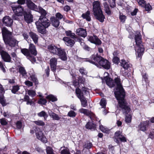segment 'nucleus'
Instances as JSON below:
<instances>
[{"label":"nucleus","mask_w":154,"mask_h":154,"mask_svg":"<svg viewBox=\"0 0 154 154\" xmlns=\"http://www.w3.org/2000/svg\"><path fill=\"white\" fill-rule=\"evenodd\" d=\"M140 32H137L135 35V39L137 45L135 50L136 55L138 57H140L142 55L144 51L143 45L141 44V36Z\"/></svg>","instance_id":"8"},{"label":"nucleus","mask_w":154,"mask_h":154,"mask_svg":"<svg viewBox=\"0 0 154 154\" xmlns=\"http://www.w3.org/2000/svg\"><path fill=\"white\" fill-rule=\"evenodd\" d=\"M94 14L96 19L103 22L105 18L101 9L100 3L98 1H94L92 3Z\"/></svg>","instance_id":"6"},{"label":"nucleus","mask_w":154,"mask_h":154,"mask_svg":"<svg viewBox=\"0 0 154 154\" xmlns=\"http://www.w3.org/2000/svg\"><path fill=\"white\" fill-rule=\"evenodd\" d=\"M34 123L37 125L38 126H44L45 125V123L42 120H38L34 121Z\"/></svg>","instance_id":"43"},{"label":"nucleus","mask_w":154,"mask_h":154,"mask_svg":"<svg viewBox=\"0 0 154 154\" xmlns=\"http://www.w3.org/2000/svg\"><path fill=\"white\" fill-rule=\"evenodd\" d=\"M38 115L40 117H43L45 120L46 119L48 116L46 113L43 111H42L38 113Z\"/></svg>","instance_id":"35"},{"label":"nucleus","mask_w":154,"mask_h":154,"mask_svg":"<svg viewBox=\"0 0 154 154\" xmlns=\"http://www.w3.org/2000/svg\"><path fill=\"white\" fill-rule=\"evenodd\" d=\"M29 52L32 54L36 55L37 54V51L35 45L32 43L30 44L29 45Z\"/></svg>","instance_id":"25"},{"label":"nucleus","mask_w":154,"mask_h":154,"mask_svg":"<svg viewBox=\"0 0 154 154\" xmlns=\"http://www.w3.org/2000/svg\"><path fill=\"white\" fill-rule=\"evenodd\" d=\"M25 84L28 87H30L32 86V83L29 81H27L25 82Z\"/></svg>","instance_id":"57"},{"label":"nucleus","mask_w":154,"mask_h":154,"mask_svg":"<svg viewBox=\"0 0 154 154\" xmlns=\"http://www.w3.org/2000/svg\"><path fill=\"white\" fill-rule=\"evenodd\" d=\"M87 59V61L99 67V64L105 69H109L110 67V63L106 60L97 55H93Z\"/></svg>","instance_id":"2"},{"label":"nucleus","mask_w":154,"mask_h":154,"mask_svg":"<svg viewBox=\"0 0 154 154\" xmlns=\"http://www.w3.org/2000/svg\"><path fill=\"white\" fill-rule=\"evenodd\" d=\"M30 78H31L30 79H31L32 81L35 82L36 83H37V79L34 75H32L30 76Z\"/></svg>","instance_id":"56"},{"label":"nucleus","mask_w":154,"mask_h":154,"mask_svg":"<svg viewBox=\"0 0 154 154\" xmlns=\"http://www.w3.org/2000/svg\"><path fill=\"white\" fill-rule=\"evenodd\" d=\"M43 97L41 98L38 101V103L42 105H45L47 103L46 100L43 98Z\"/></svg>","instance_id":"39"},{"label":"nucleus","mask_w":154,"mask_h":154,"mask_svg":"<svg viewBox=\"0 0 154 154\" xmlns=\"http://www.w3.org/2000/svg\"><path fill=\"white\" fill-rule=\"evenodd\" d=\"M149 137L152 139H154V129L150 131L149 134Z\"/></svg>","instance_id":"51"},{"label":"nucleus","mask_w":154,"mask_h":154,"mask_svg":"<svg viewBox=\"0 0 154 154\" xmlns=\"http://www.w3.org/2000/svg\"><path fill=\"white\" fill-rule=\"evenodd\" d=\"M23 35L25 39H27L28 38V35L27 33L26 32H23Z\"/></svg>","instance_id":"63"},{"label":"nucleus","mask_w":154,"mask_h":154,"mask_svg":"<svg viewBox=\"0 0 154 154\" xmlns=\"http://www.w3.org/2000/svg\"><path fill=\"white\" fill-rule=\"evenodd\" d=\"M4 66H5L4 64L0 61V69L4 73H5L6 70Z\"/></svg>","instance_id":"50"},{"label":"nucleus","mask_w":154,"mask_h":154,"mask_svg":"<svg viewBox=\"0 0 154 154\" xmlns=\"http://www.w3.org/2000/svg\"><path fill=\"white\" fill-rule=\"evenodd\" d=\"M16 126L17 128H21L22 126V124L21 121H18L17 122Z\"/></svg>","instance_id":"54"},{"label":"nucleus","mask_w":154,"mask_h":154,"mask_svg":"<svg viewBox=\"0 0 154 154\" xmlns=\"http://www.w3.org/2000/svg\"><path fill=\"white\" fill-rule=\"evenodd\" d=\"M78 80L79 82L81 83H84L85 81L84 78L81 77L78 78Z\"/></svg>","instance_id":"59"},{"label":"nucleus","mask_w":154,"mask_h":154,"mask_svg":"<svg viewBox=\"0 0 154 154\" xmlns=\"http://www.w3.org/2000/svg\"><path fill=\"white\" fill-rule=\"evenodd\" d=\"M63 40L66 42V44L68 46H72L75 43V42L73 40L70 39L67 37H64L63 38Z\"/></svg>","instance_id":"22"},{"label":"nucleus","mask_w":154,"mask_h":154,"mask_svg":"<svg viewBox=\"0 0 154 154\" xmlns=\"http://www.w3.org/2000/svg\"><path fill=\"white\" fill-rule=\"evenodd\" d=\"M46 152L47 154H54L53 151L52 149L50 147H47Z\"/></svg>","instance_id":"49"},{"label":"nucleus","mask_w":154,"mask_h":154,"mask_svg":"<svg viewBox=\"0 0 154 154\" xmlns=\"http://www.w3.org/2000/svg\"><path fill=\"white\" fill-rule=\"evenodd\" d=\"M88 39L91 43L96 45H100L101 44V41L99 40L96 35L88 37Z\"/></svg>","instance_id":"14"},{"label":"nucleus","mask_w":154,"mask_h":154,"mask_svg":"<svg viewBox=\"0 0 154 154\" xmlns=\"http://www.w3.org/2000/svg\"><path fill=\"white\" fill-rule=\"evenodd\" d=\"M56 54L63 60H66L67 59L66 52L64 49H62L61 48H58V49H57Z\"/></svg>","instance_id":"12"},{"label":"nucleus","mask_w":154,"mask_h":154,"mask_svg":"<svg viewBox=\"0 0 154 154\" xmlns=\"http://www.w3.org/2000/svg\"><path fill=\"white\" fill-rule=\"evenodd\" d=\"M85 127L87 129L94 130L95 129L96 125L92 122H88L86 124Z\"/></svg>","instance_id":"31"},{"label":"nucleus","mask_w":154,"mask_h":154,"mask_svg":"<svg viewBox=\"0 0 154 154\" xmlns=\"http://www.w3.org/2000/svg\"><path fill=\"white\" fill-rule=\"evenodd\" d=\"M18 3L20 4H23L25 3V0H18Z\"/></svg>","instance_id":"64"},{"label":"nucleus","mask_w":154,"mask_h":154,"mask_svg":"<svg viewBox=\"0 0 154 154\" xmlns=\"http://www.w3.org/2000/svg\"><path fill=\"white\" fill-rule=\"evenodd\" d=\"M1 55L2 59L4 61L8 62H11V57L7 52L2 51L1 52Z\"/></svg>","instance_id":"13"},{"label":"nucleus","mask_w":154,"mask_h":154,"mask_svg":"<svg viewBox=\"0 0 154 154\" xmlns=\"http://www.w3.org/2000/svg\"><path fill=\"white\" fill-rule=\"evenodd\" d=\"M90 15V11H88L85 13L83 14L82 16L84 19H85L87 21H89L91 20Z\"/></svg>","instance_id":"29"},{"label":"nucleus","mask_w":154,"mask_h":154,"mask_svg":"<svg viewBox=\"0 0 154 154\" xmlns=\"http://www.w3.org/2000/svg\"><path fill=\"white\" fill-rule=\"evenodd\" d=\"M26 2L27 5L29 9L35 11H38V8L34 3L30 1H28V0H27Z\"/></svg>","instance_id":"20"},{"label":"nucleus","mask_w":154,"mask_h":154,"mask_svg":"<svg viewBox=\"0 0 154 154\" xmlns=\"http://www.w3.org/2000/svg\"><path fill=\"white\" fill-rule=\"evenodd\" d=\"M139 5L142 7H144L146 4V2L144 0H137Z\"/></svg>","instance_id":"48"},{"label":"nucleus","mask_w":154,"mask_h":154,"mask_svg":"<svg viewBox=\"0 0 154 154\" xmlns=\"http://www.w3.org/2000/svg\"><path fill=\"white\" fill-rule=\"evenodd\" d=\"M79 71L80 72L82 75H86L87 73V71L83 67L80 68V69L79 70Z\"/></svg>","instance_id":"52"},{"label":"nucleus","mask_w":154,"mask_h":154,"mask_svg":"<svg viewBox=\"0 0 154 154\" xmlns=\"http://www.w3.org/2000/svg\"><path fill=\"white\" fill-rule=\"evenodd\" d=\"M79 111L80 113H83L84 114L89 116L91 119V117L94 116V115L93 113L91 112V111L87 109L81 108L79 109Z\"/></svg>","instance_id":"18"},{"label":"nucleus","mask_w":154,"mask_h":154,"mask_svg":"<svg viewBox=\"0 0 154 154\" xmlns=\"http://www.w3.org/2000/svg\"><path fill=\"white\" fill-rule=\"evenodd\" d=\"M23 14L25 21L27 23H30L32 21V16L30 14H27L26 12Z\"/></svg>","instance_id":"21"},{"label":"nucleus","mask_w":154,"mask_h":154,"mask_svg":"<svg viewBox=\"0 0 154 154\" xmlns=\"http://www.w3.org/2000/svg\"><path fill=\"white\" fill-rule=\"evenodd\" d=\"M115 0H109V2L110 3V5L111 7L113 8L115 7L116 5Z\"/></svg>","instance_id":"53"},{"label":"nucleus","mask_w":154,"mask_h":154,"mask_svg":"<svg viewBox=\"0 0 154 154\" xmlns=\"http://www.w3.org/2000/svg\"><path fill=\"white\" fill-rule=\"evenodd\" d=\"M22 53L32 63L35 62L36 59L34 57L32 56L30 54L29 51L27 49H23L21 50Z\"/></svg>","instance_id":"11"},{"label":"nucleus","mask_w":154,"mask_h":154,"mask_svg":"<svg viewBox=\"0 0 154 154\" xmlns=\"http://www.w3.org/2000/svg\"><path fill=\"white\" fill-rule=\"evenodd\" d=\"M122 94L120 96L121 100L119 101V103L120 107L122 109L123 113L126 116L125 121L127 123H130L131 122V111L130 108L127 105L124 98V94L122 91Z\"/></svg>","instance_id":"3"},{"label":"nucleus","mask_w":154,"mask_h":154,"mask_svg":"<svg viewBox=\"0 0 154 154\" xmlns=\"http://www.w3.org/2000/svg\"><path fill=\"white\" fill-rule=\"evenodd\" d=\"M119 139L122 142H125L126 141V138L122 135H121L119 136Z\"/></svg>","instance_id":"61"},{"label":"nucleus","mask_w":154,"mask_h":154,"mask_svg":"<svg viewBox=\"0 0 154 154\" xmlns=\"http://www.w3.org/2000/svg\"><path fill=\"white\" fill-rule=\"evenodd\" d=\"M76 33L78 35L84 37L87 35L86 30L82 28H80L77 29L76 30Z\"/></svg>","instance_id":"19"},{"label":"nucleus","mask_w":154,"mask_h":154,"mask_svg":"<svg viewBox=\"0 0 154 154\" xmlns=\"http://www.w3.org/2000/svg\"><path fill=\"white\" fill-rule=\"evenodd\" d=\"M29 35L35 43L36 44L38 43V38L37 35L33 32H29Z\"/></svg>","instance_id":"27"},{"label":"nucleus","mask_w":154,"mask_h":154,"mask_svg":"<svg viewBox=\"0 0 154 154\" xmlns=\"http://www.w3.org/2000/svg\"><path fill=\"white\" fill-rule=\"evenodd\" d=\"M119 18L121 20V22L122 23H124L125 22L126 19V17L123 14L120 13V14Z\"/></svg>","instance_id":"41"},{"label":"nucleus","mask_w":154,"mask_h":154,"mask_svg":"<svg viewBox=\"0 0 154 154\" xmlns=\"http://www.w3.org/2000/svg\"><path fill=\"white\" fill-rule=\"evenodd\" d=\"M70 7L67 5L65 6L63 8L64 10L67 12L69 11L70 10Z\"/></svg>","instance_id":"62"},{"label":"nucleus","mask_w":154,"mask_h":154,"mask_svg":"<svg viewBox=\"0 0 154 154\" xmlns=\"http://www.w3.org/2000/svg\"><path fill=\"white\" fill-rule=\"evenodd\" d=\"M48 112L49 116L53 119L59 120L60 119V117L57 114L51 111H48Z\"/></svg>","instance_id":"28"},{"label":"nucleus","mask_w":154,"mask_h":154,"mask_svg":"<svg viewBox=\"0 0 154 154\" xmlns=\"http://www.w3.org/2000/svg\"><path fill=\"white\" fill-rule=\"evenodd\" d=\"M51 21L52 25L55 27H58L60 24V22L59 20L55 17L51 18Z\"/></svg>","instance_id":"30"},{"label":"nucleus","mask_w":154,"mask_h":154,"mask_svg":"<svg viewBox=\"0 0 154 154\" xmlns=\"http://www.w3.org/2000/svg\"><path fill=\"white\" fill-rule=\"evenodd\" d=\"M75 92L78 97L80 100L82 106L84 107H86L87 106V101L84 95L87 96L89 94V89L83 87L82 89V91L79 88H77Z\"/></svg>","instance_id":"7"},{"label":"nucleus","mask_w":154,"mask_h":154,"mask_svg":"<svg viewBox=\"0 0 154 154\" xmlns=\"http://www.w3.org/2000/svg\"><path fill=\"white\" fill-rule=\"evenodd\" d=\"M66 33L67 36H70L72 38H75V34L74 33H72L71 31H66Z\"/></svg>","instance_id":"37"},{"label":"nucleus","mask_w":154,"mask_h":154,"mask_svg":"<svg viewBox=\"0 0 154 154\" xmlns=\"http://www.w3.org/2000/svg\"><path fill=\"white\" fill-rule=\"evenodd\" d=\"M19 89V86L18 85L14 86L13 87L11 91L13 93L15 94Z\"/></svg>","instance_id":"44"},{"label":"nucleus","mask_w":154,"mask_h":154,"mask_svg":"<svg viewBox=\"0 0 154 154\" xmlns=\"http://www.w3.org/2000/svg\"><path fill=\"white\" fill-rule=\"evenodd\" d=\"M61 154H70V152L67 149H64L61 151Z\"/></svg>","instance_id":"60"},{"label":"nucleus","mask_w":154,"mask_h":154,"mask_svg":"<svg viewBox=\"0 0 154 154\" xmlns=\"http://www.w3.org/2000/svg\"><path fill=\"white\" fill-rule=\"evenodd\" d=\"M47 99L49 101H51L52 102H54L57 100V98L52 94H49L46 97Z\"/></svg>","instance_id":"32"},{"label":"nucleus","mask_w":154,"mask_h":154,"mask_svg":"<svg viewBox=\"0 0 154 154\" xmlns=\"http://www.w3.org/2000/svg\"><path fill=\"white\" fill-rule=\"evenodd\" d=\"M19 71L23 76H24L26 73L24 68L22 67H20L19 68Z\"/></svg>","instance_id":"45"},{"label":"nucleus","mask_w":154,"mask_h":154,"mask_svg":"<svg viewBox=\"0 0 154 154\" xmlns=\"http://www.w3.org/2000/svg\"><path fill=\"white\" fill-rule=\"evenodd\" d=\"M121 66L125 69H127L131 66L129 62H127L124 60H122L121 62Z\"/></svg>","instance_id":"23"},{"label":"nucleus","mask_w":154,"mask_h":154,"mask_svg":"<svg viewBox=\"0 0 154 154\" xmlns=\"http://www.w3.org/2000/svg\"><path fill=\"white\" fill-rule=\"evenodd\" d=\"M56 17L58 18L59 20L63 19V21H65V17H64L62 14L60 13H57L56 15Z\"/></svg>","instance_id":"40"},{"label":"nucleus","mask_w":154,"mask_h":154,"mask_svg":"<svg viewBox=\"0 0 154 154\" xmlns=\"http://www.w3.org/2000/svg\"><path fill=\"white\" fill-rule=\"evenodd\" d=\"M0 103L3 106H4L6 105V101L3 94L0 95Z\"/></svg>","instance_id":"34"},{"label":"nucleus","mask_w":154,"mask_h":154,"mask_svg":"<svg viewBox=\"0 0 154 154\" xmlns=\"http://www.w3.org/2000/svg\"><path fill=\"white\" fill-rule=\"evenodd\" d=\"M27 92L28 94L31 97H33L36 94L35 91L32 90H29Z\"/></svg>","instance_id":"47"},{"label":"nucleus","mask_w":154,"mask_h":154,"mask_svg":"<svg viewBox=\"0 0 154 154\" xmlns=\"http://www.w3.org/2000/svg\"><path fill=\"white\" fill-rule=\"evenodd\" d=\"M112 61L114 63L118 64L119 61V59L117 57H114Z\"/></svg>","instance_id":"55"},{"label":"nucleus","mask_w":154,"mask_h":154,"mask_svg":"<svg viewBox=\"0 0 154 154\" xmlns=\"http://www.w3.org/2000/svg\"><path fill=\"white\" fill-rule=\"evenodd\" d=\"M36 11L40 13L43 15V16H42L45 17L47 14L46 11L40 7H38V10Z\"/></svg>","instance_id":"33"},{"label":"nucleus","mask_w":154,"mask_h":154,"mask_svg":"<svg viewBox=\"0 0 154 154\" xmlns=\"http://www.w3.org/2000/svg\"><path fill=\"white\" fill-rule=\"evenodd\" d=\"M100 104L102 108H104L106 107V99L104 98L102 99L100 101Z\"/></svg>","instance_id":"42"},{"label":"nucleus","mask_w":154,"mask_h":154,"mask_svg":"<svg viewBox=\"0 0 154 154\" xmlns=\"http://www.w3.org/2000/svg\"><path fill=\"white\" fill-rule=\"evenodd\" d=\"M38 31L42 34L46 32L45 28H48L50 25V21L45 17L40 16L38 21L35 22Z\"/></svg>","instance_id":"5"},{"label":"nucleus","mask_w":154,"mask_h":154,"mask_svg":"<svg viewBox=\"0 0 154 154\" xmlns=\"http://www.w3.org/2000/svg\"><path fill=\"white\" fill-rule=\"evenodd\" d=\"M107 79L106 80V84L110 87H112L116 85V90L115 91V94L116 98L118 100H121L120 96L122 94V91L123 92L124 94V98L125 94L123 88L121 84L120 79L117 78L115 79V82H114L113 80L110 78Z\"/></svg>","instance_id":"1"},{"label":"nucleus","mask_w":154,"mask_h":154,"mask_svg":"<svg viewBox=\"0 0 154 154\" xmlns=\"http://www.w3.org/2000/svg\"><path fill=\"white\" fill-rule=\"evenodd\" d=\"M48 48L50 52L54 54H56L57 53V49L58 48L55 46L50 45L48 46Z\"/></svg>","instance_id":"24"},{"label":"nucleus","mask_w":154,"mask_h":154,"mask_svg":"<svg viewBox=\"0 0 154 154\" xmlns=\"http://www.w3.org/2000/svg\"><path fill=\"white\" fill-rule=\"evenodd\" d=\"M3 38L6 44H8L11 47L18 46V42L14 38H11V32L8 31L6 28L2 29Z\"/></svg>","instance_id":"4"},{"label":"nucleus","mask_w":154,"mask_h":154,"mask_svg":"<svg viewBox=\"0 0 154 154\" xmlns=\"http://www.w3.org/2000/svg\"><path fill=\"white\" fill-rule=\"evenodd\" d=\"M3 22L5 26H10L12 25L13 21L10 17L6 16L3 18Z\"/></svg>","instance_id":"16"},{"label":"nucleus","mask_w":154,"mask_h":154,"mask_svg":"<svg viewBox=\"0 0 154 154\" xmlns=\"http://www.w3.org/2000/svg\"><path fill=\"white\" fill-rule=\"evenodd\" d=\"M0 122L2 125H5L7 124V122L4 119H2L0 120Z\"/></svg>","instance_id":"58"},{"label":"nucleus","mask_w":154,"mask_h":154,"mask_svg":"<svg viewBox=\"0 0 154 154\" xmlns=\"http://www.w3.org/2000/svg\"><path fill=\"white\" fill-rule=\"evenodd\" d=\"M99 127L100 130L104 133H107L109 132V129L103 125H100V126Z\"/></svg>","instance_id":"36"},{"label":"nucleus","mask_w":154,"mask_h":154,"mask_svg":"<svg viewBox=\"0 0 154 154\" xmlns=\"http://www.w3.org/2000/svg\"><path fill=\"white\" fill-rule=\"evenodd\" d=\"M103 5L106 13L109 15H110L111 13L108 4L106 2H105Z\"/></svg>","instance_id":"26"},{"label":"nucleus","mask_w":154,"mask_h":154,"mask_svg":"<svg viewBox=\"0 0 154 154\" xmlns=\"http://www.w3.org/2000/svg\"><path fill=\"white\" fill-rule=\"evenodd\" d=\"M12 9L15 14L18 16H22L26 11H24L22 7L20 5L11 6Z\"/></svg>","instance_id":"10"},{"label":"nucleus","mask_w":154,"mask_h":154,"mask_svg":"<svg viewBox=\"0 0 154 154\" xmlns=\"http://www.w3.org/2000/svg\"><path fill=\"white\" fill-rule=\"evenodd\" d=\"M144 7L146 11L148 12L152 9L151 6L149 3L146 4Z\"/></svg>","instance_id":"46"},{"label":"nucleus","mask_w":154,"mask_h":154,"mask_svg":"<svg viewBox=\"0 0 154 154\" xmlns=\"http://www.w3.org/2000/svg\"><path fill=\"white\" fill-rule=\"evenodd\" d=\"M35 132L37 138L44 143H46L47 140L42 130L39 128H36Z\"/></svg>","instance_id":"9"},{"label":"nucleus","mask_w":154,"mask_h":154,"mask_svg":"<svg viewBox=\"0 0 154 154\" xmlns=\"http://www.w3.org/2000/svg\"><path fill=\"white\" fill-rule=\"evenodd\" d=\"M148 126V122L147 121H144L141 122L138 126L139 130L144 132L146 130V128Z\"/></svg>","instance_id":"17"},{"label":"nucleus","mask_w":154,"mask_h":154,"mask_svg":"<svg viewBox=\"0 0 154 154\" xmlns=\"http://www.w3.org/2000/svg\"><path fill=\"white\" fill-rule=\"evenodd\" d=\"M57 63V59L55 57H52L50 60V64L51 69L53 71H55L56 69Z\"/></svg>","instance_id":"15"},{"label":"nucleus","mask_w":154,"mask_h":154,"mask_svg":"<svg viewBox=\"0 0 154 154\" xmlns=\"http://www.w3.org/2000/svg\"><path fill=\"white\" fill-rule=\"evenodd\" d=\"M76 113L72 110L69 111L67 114V116L71 117H74L76 115Z\"/></svg>","instance_id":"38"}]
</instances>
